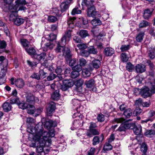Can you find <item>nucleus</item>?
<instances>
[{"mask_svg": "<svg viewBox=\"0 0 155 155\" xmlns=\"http://www.w3.org/2000/svg\"><path fill=\"white\" fill-rule=\"evenodd\" d=\"M27 131L28 133H36V135L35 137V139H37V137H41L46 141L49 143L51 142V137H53L55 135V131L54 129L50 131L49 132L44 130L42 126L39 124L36 125L35 128L34 127L31 126L27 128Z\"/></svg>", "mask_w": 155, "mask_h": 155, "instance_id": "f257e3e1", "label": "nucleus"}, {"mask_svg": "<svg viewBox=\"0 0 155 155\" xmlns=\"http://www.w3.org/2000/svg\"><path fill=\"white\" fill-rule=\"evenodd\" d=\"M28 135L29 138H32L36 142H38V143H37L35 151L38 153L40 154L41 155H45L48 153L50 151L49 148L45 146V144L46 141L40 137H37V139L36 140L35 139V137L36 135V133H29Z\"/></svg>", "mask_w": 155, "mask_h": 155, "instance_id": "f03ea898", "label": "nucleus"}, {"mask_svg": "<svg viewBox=\"0 0 155 155\" xmlns=\"http://www.w3.org/2000/svg\"><path fill=\"white\" fill-rule=\"evenodd\" d=\"M97 127L96 123L91 122L89 123V129L87 130L86 134V136L88 137H93L94 135H98L100 132L96 128Z\"/></svg>", "mask_w": 155, "mask_h": 155, "instance_id": "7ed1b4c3", "label": "nucleus"}, {"mask_svg": "<svg viewBox=\"0 0 155 155\" xmlns=\"http://www.w3.org/2000/svg\"><path fill=\"white\" fill-rule=\"evenodd\" d=\"M65 45H63L61 43V41L58 42L57 44V46L55 49V51L57 53L62 52L63 55L65 57L69 58L71 57L70 51L69 48L64 47Z\"/></svg>", "mask_w": 155, "mask_h": 155, "instance_id": "20e7f679", "label": "nucleus"}, {"mask_svg": "<svg viewBox=\"0 0 155 155\" xmlns=\"http://www.w3.org/2000/svg\"><path fill=\"white\" fill-rule=\"evenodd\" d=\"M88 2L87 0H86L85 2V0H83L82 5H86L87 7V15L88 16L94 17L97 15V11L94 5H91L90 7H89V6L88 3Z\"/></svg>", "mask_w": 155, "mask_h": 155, "instance_id": "39448f33", "label": "nucleus"}, {"mask_svg": "<svg viewBox=\"0 0 155 155\" xmlns=\"http://www.w3.org/2000/svg\"><path fill=\"white\" fill-rule=\"evenodd\" d=\"M15 2V5L13 8V9L15 10L13 11V12H17L19 10L25 11L27 9L25 7L22 6L23 5L26 4L25 0H16Z\"/></svg>", "mask_w": 155, "mask_h": 155, "instance_id": "423d86ee", "label": "nucleus"}, {"mask_svg": "<svg viewBox=\"0 0 155 155\" xmlns=\"http://www.w3.org/2000/svg\"><path fill=\"white\" fill-rule=\"evenodd\" d=\"M8 61L7 60L1 63L0 65L1 68V71L0 75V81L3 80L4 81L2 83H4L6 80L5 77L6 73L7 71V66L8 65Z\"/></svg>", "mask_w": 155, "mask_h": 155, "instance_id": "0eeeda50", "label": "nucleus"}, {"mask_svg": "<svg viewBox=\"0 0 155 155\" xmlns=\"http://www.w3.org/2000/svg\"><path fill=\"white\" fill-rule=\"evenodd\" d=\"M72 31L68 30L65 32V34L61 38V43L63 45H66L70 40L71 37Z\"/></svg>", "mask_w": 155, "mask_h": 155, "instance_id": "6e6552de", "label": "nucleus"}, {"mask_svg": "<svg viewBox=\"0 0 155 155\" xmlns=\"http://www.w3.org/2000/svg\"><path fill=\"white\" fill-rule=\"evenodd\" d=\"M45 38H42V41L41 43V47L43 48L44 51H46L48 49H51L53 48L54 45L51 42L46 43L44 41L45 40Z\"/></svg>", "mask_w": 155, "mask_h": 155, "instance_id": "1a4fd4ad", "label": "nucleus"}, {"mask_svg": "<svg viewBox=\"0 0 155 155\" xmlns=\"http://www.w3.org/2000/svg\"><path fill=\"white\" fill-rule=\"evenodd\" d=\"M140 94L144 98H146L151 96V94L150 93L149 88L145 86L140 89Z\"/></svg>", "mask_w": 155, "mask_h": 155, "instance_id": "9d476101", "label": "nucleus"}, {"mask_svg": "<svg viewBox=\"0 0 155 155\" xmlns=\"http://www.w3.org/2000/svg\"><path fill=\"white\" fill-rule=\"evenodd\" d=\"M57 123L56 121H53L49 120L45 121L44 124L45 127L48 129L49 130L51 127H55L57 126Z\"/></svg>", "mask_w": 155, "mask_h": 155, "instance_id": "9b49d317", "label": "nucleus"}, {"mask_svg": "<svg viewBox=\"0 0 155 155\" xmlns=\"http://www.w3.org/2000/svg\"><path fill=\"white\" fill-rule=\"evenodd\" d=\"M135 70L137 73H141L145 71V66L142 64H138L135 66Z\"/></svg>", "mask_w": 155, "mask_h": 155, "instance_id": "f8f14e48", "label": "nucleus"}, {"mask_svg": "<svg viewBox=\"0 0 155 155\" xmlns=\"http://www.w3.org/2000/svg\"><path fill=\"white\" fill-rule=\"evenodd\" d=\"M104 139V136L103 134L100 136H94L93 139V144L94 145H96L100 143V141L101 142Z\"/></svg>", "mask_w": 155, "mask_h": 155, "instance_id": "ddd939ff", "label": "nucleus"}, {"mask_svg": "<svg viewBox=\"0 0 155 155\" xmlns=\"http://www.w3.org/2000/svg\"><path fill=\"white\" fill-rule=\"evenodd\" d=\"M46 56V54L45 53L43 52L40 54H38L36 53L34 54L32 58L36 59L39 61L43 60Z\"/></svg>", "mask_w": 155, "mask_h": 155, "instance_id": "4468645a", "label": "nucleus"}, {"mask_svg": "<svg viewBox=\"0 0 155 155\" xmlns=\"http://www.w3.org/2000/svg\"><path fill=\"white\" fill-rule=\"evenodd\" d=\"M95 81L93 79L86 80L84 83V84L88 88H91L95 86Z\"/></svg>", "mask_w": 155, "mask_h": 155, "instance_id": "2eb2a0df", "label": "nucleus"}, {"mask_svg": "<svg viewBox=\"0 0 155 155\" xmlns=\"http://www.w3.org/2000/svg\"><path fill=\"white\" fill-rule=\"evenodd\" d=\"M55 106L54 102H51L48 104V106L47 109V112L48 114H51L55 109Z\"/></svg>", "mask_w": 155, "mask_h": 155, "instance_id": "dca6fc26", "label": "nucleus"}, {"mask_svg": "<svg viewBox=\"0 0 155 155\" xmlns=\"http://www.w3.org/2000/svg\"><path fill=\"white\" fill-rule=\"evenodd\" d=\"M77 34H78L80 37L82 38H84L87 37L89 36L88 31L85 30H81L79 32H77Z\"/></svg>", "mask_w": 155, "mask_h": 155, "instance_id": "f3484780", "label": "nucleus"}, {"mask_svg": "<svg viewBox=\"0 0 155 155\" xmlns=\"http://www.w3.org/2000/svg\"><path fill=\"white\" fill-rule=\"evenodd\" d=\"M70 5L67 2H62L60 8L61 12L63 13L66 11Z\"/></svg>", "mask_w": 155, "mask_h": 155, "instance_id": "a211bd4d", "label": "nucleus"}, {"mask_svg": "<svg viewBox=\"0 0 155 155\" xmlns=\"http://www.w3.org/2000/svg\"><path fill=\"white\" fill-rule=\"evenodd\" d=\"M25 49L29 55H30L32 58L36 52L35 49L33 47L31 46H28L27 48H25Z\"/></svg>", "mask_w": 155, "mask_h": 155, "instance_id": "6ab92c4d", "label": "nucleus"}, {"mask_svg": "<svg viewBox=\"0 0 155 155\" xmlns=\"http://www.w3.org/2000/svg\"><path fill=\"white\" fill-rule=\"evenodd\" d=\"M133 130L134 133L136 135L140 134L142 132V127L140 125L134 126Z\"/></svg>", "mask_w": 155, "mask_h": 155, "instance_id": "aec40b11", "label": "nucleus"}, {"mask_svg": "<svg viewBox=\"0 0 155 155\" xmlns=\"http://www.w3.org/2000/svg\"><path fill=\"white\" fill-rule=\"evenodd\" d=\"M15 84L18 87L21 88L24 87L25 83L22 79H19L15 81Z\"/></svg>", "mask_w": 155, "mask_h": 155, "instance_id": "412c9836", "label": "nucleus"}, {"mask_svg": "<svg viewBox=\"0 0 155 155\" xmlns=\"http://www.w3.org/2000/svg\"><path fill=\"white\" fill-rule=\"evenodd\" d=\"M153 11H150L149 9H147L144 11L143 17L145 19H148L151 16Z\"/></svg>", "mask_w": 155, "mask_h": 155, "instance_id": "4be33fe9", "label": "nucleus"}, {"mask_svg": "<svg viewBox=\"0 0 155 155\" xmlns=\"http://www.w3.org/2000/svg\"><path fill=\"white\" fill-rule=\"evenodd\" d=\"M91 64L94 68L97 69L101 66V62L98 59H95L92 61Z\"/></svg>", "mask_w": 155, "mask_h": 155, "instance_id": "5701e85b", "label": "nucleus"}, {"mask_svg": "<svg viewBox=\"0 0 155 155\" xmlns=\"http://www.w3.org/2000/svg\"><path fill=\"white\" fill-rule=\"evenodd\" d=\"M3 110L5 112L10 111L12 109V106L9 103L5 102L2 105Z\"/></svg>", "mask_w": 155, "mask_h": 155, "instance_id": "b1692460", "label": "nucleus"}, {"mask_svg": "<svg viewBox=\"0 0 155 155\" xmlns=\"http://www.w3.org/2000/svg\"><path fill=\"white\" fill-rule=\"evenodd\" d=\"M114 50L110 48H107L104 49V53L107 56L112 55L114 53Z\"/></svg>", "mask_w": 155, "mask_h": 155, "instance_id": "393cba45", "label": "nucleus"}, {"mask_svg": "<svg viewBox=\"0 0 155 155\" xmlns=\"http://www.w3.org/2000/svg\"><path fill=\"white\" fill-rule=\"evenodd\" d=\"M27 112L28 114H32L35 112V108L33 105L28 104L27 108Z\"/></svg>", "mask_w": 155, "mask_h": 155, "instance_id": "a878e982", "label": "nucleus"}, {"mask_svg": "<svg viewBox=\"0 0 155 155\" xmlns=\"http://www.w3.org/2000/svg\"><path fill=\"white\" fill-rule=\"evenodd\" d=\"M63 84H64L68 87H71L74 85V82L71 79L65 80L63 81Z\"/></svg>", "mask_w": 155, "mask_h": 155, "instance_id": "bb28decb", "label": "nucleus"}, {"mask_svg": "<svg viewBox=\"0 0 155 155\" xmlns=\"http://www.w3.org/2000/svg\"><path fill=\"white\" fill-rule=\"evenodd\" d=\"M25 21V19L23 18L17 17L14 21V23L15 25L19 26L22 24Z\"/></svg>", "mask_w": 155, "mask_h": 155, "instance_id": "cd10ccee", "label": "nucleus"}, {"mask_svg": "<svg viewBox=\"0 0 155 155\" xmlns=\"http://www.w3.org/2000/svg\"><path fill=\"white\" fill-rule=\"evenodd\" d=\"M144 33L143 31H141L138 34L136 38V40L138 42H141L143 40Z\"/></svg>", "mask_w": 155, "mask_h": 155, "instance_id": "c85d7f7f", "label": "nucleus"}, {"mask_svg": "<svg viewBox=\"0 0 155 155\" xmlns=\"http://www.w3.org/2000/svg\"><path fill=\"white\" fill-rule=\"evenodd\" d=\"M132 110L130 108L126 109L124 112V115L127 118H129L132 115Z\"/></svg>", "mask_w": 155, "mask_h": 155, "instance_id": "c756f323", "label": "nucleus"}, {"mask_svg": "<svg viewBox=\"0 0 155 155\" xmlns=\"http://www.w3.org/2000/svg\"><path fill=\"white\" fill-rule=\"evenodd\" d=\"M91 24L94 26H97L101 25V21L98 18H94L91 21Z\"/></svg>", "mask_w": 155, "mask_h": 155, "instance_id": "7c9ffc66", "label": "nucleus"}, {"mask_svg": "<svg viewBox=\"0 0 155 155\" xmlns=\"http://www.w3.org/2000/svg\"><path fill=\"white\" fill-rule=\"evenodd\" d=\"M88 50L89 54H97V50L94 48V46H93L89 47L88 48Z\"/></svg>", "mask_w": 155, "mask_h": 155, "instance_id": "2f4dec72", "label": "nucleus"}, {"mask_svg": "<svg viewBox=\"0 0 155 155\" xmlns=\"http://www.w3.org/2000/svg\"><path fill=\"white\" fill-rule=\"evenodd\" d=\"M150 23L145 20L142 21L139 24V27L140 28L146 27L149 25Z\"/></svg>", "mask_w": 155, "mask_h": 155, "instance_id": "473e14b6", "label": "nucleus"}, {"mask_svg": "<svg viewBox=\"0 0 155 155\" xmlns=\"http://www.w3.org/2000/svg\"><path fill=\"white\" fill-rule=\"evenodd\" d=\"M127 70L129 72H131L135 69V67L130 62L127 63L126 65Z\"/></svg>", "mask_w": 155, "mask_h": 155, "instance_id": "72a5a7b5", "label": "nucleus"}, {"mask_svg": "<svg viewBox=\"0 0 155 155\" xmlns=\"http://www.w3.org/2000/svg\"><path fill=\"white\" fill-rule=\"evenodd\" d=\"M78 60L76 58H73L71 59L69 62V65L70 66L73 67V68L77 65Z\"/></svg>", "mask_w": 155, "mask_h": 155, "instance_id": "f704fd0d", "label": "nucleus"}, {"mask_svg": "<svg viewBox=\"0 0 155 155\" xmlns=\"http://www.w3.org/2000/svg\"><path fill=\"white\" fill-rule=\"evenodd\" d=\"M110 143H106L103 147V150L104 151H108L111 150L112 148V146Z\"/></svg>", "mask_w": 155, "mask_h": 155, "instance_id": "c9c22d12", "label": "nucleus"}, {"mask_svg": "<svg viewBox=\"0 0 155 155\" xmlns=\"http://www.w3.org/2000/svg\"><path fill=\"white\" fill-rule=\"evenodd\" d=\"M140 150L141 151L144 153H146L147 152V146L145 143H142L140 147Z\"/></svg>", "mask_w": 155, "mask_h": 155, "instance_id": "e433bc0d", "label": "nucleus"}, {"mask_svg": "<svg viewBox=\"0 0 155 155\" xmlns=\"http://www.w3.org/2000/svg\"><path fill=\"white\" fill-rule=\"evenodd\" d=\"M144 134L147 137H149L151 135H153L155 134V131L152 129L147 130L146 131Z\"/></svg>", "mask_w": 155, "mask_h": 155, "instance_id": "4c0bfd02", "label": "nucleus"}, {"mask_svg": "<svg viewBox=\"0 0 155 155\" xmlns=\"http://www.w3.org/2000/svg\"><path fill=\"white\" fill-rule=\"evenodd\" d=\"M77 46L81 51L84 50L87 47V45L86 43H82L77 45Z\"/></svg>", "mask_w": 155, "mask_h": 155, "instance_id": "58836bf2", "label": "nucleus"}, {"mask_svg": "<svg viewBox=\"0 0 155 155\" xmlns=\"http://www.w3.org/2000/svg\"><path fill=\"white\" fill-rule=\"evenodd\" d=\"M75 18H68L67 21V24L69 27L71 28H73L72 25L74 23V21Z\"/></svg>", "mask_w": 155, "mask_h": 155, "instance_id": "ea45409f", "label": "nucleus"}, {"mask_svg": "<svg viewBox=\"0 0 155 155\" xmlns=\"http://www.w3.org/2000/svg\"><path fill=\"white\" fill-rule=\"evenodd\" d=\"M91 74L90 72L87 69H84L83 71L82 74L83 77L85 78L89 77Z\"/></svg>", "mask_w": 155, "mask_h": 155, "instance_id": "a19ab883", "label": "nucleus"}, {"mask_svg": "<svg viewBox=\"0 0 155 155\" xmlns=\"http://www.w3.org/2000/svg\"><path fill=\"white\" fill-rule=\"evenodd\" d=\"M81 10L79 9L78 7H76L72 10L71 14L72 15H74L76 14H81Z\"/></svg>", "mask_w": 155, "mask_h": 155, "instance_id": "79ce46f5", "label": "nucleus"}, {"mask_svg": "<svg viewBox=\"0 0 155 155\" xmlns=\"http://www.w3.org/2000/svg\"><path fill=\"white\" fill-rule=\"evenodd\" d=\"M53 12L57 16H60L63 13L61 12V10L60 11L57 8H54L53 9Z\"/></svg>", "mask_w": 155, "mask_h": 155, "instance_id": "37998d69", "label": "nucleus"}, {"mask_svg": "<svg viewBox=\"0 0 155 155\" xmlns=\"http://www.w3.org/2000/svg\"><path fill=\"white\" fill-rule=\"evenodd\" d=\"M21 42L22 45L25 48H27V47L29 46L28 45L29 42L26 39H22L21 40Z\"/></svg>", "mask_w": 155, "mask_h": 155, "instance_id": "c03bdc74", "label": "nucleus"}, {"mask_svg": "<svg viewBox=\"0 0 155 155\" xmlns=\"http://www.w3.org/2000/svg\"><path fill=\"white\" fill-rule=\"evenodd\" d=\"M58 92L59 91H58L56 90L52 95L51 97L54 100H58L59 98L60 94Z\"/></svg>", "mask_w": 155, "mask_h": 155, "instance_id": "a18cd8bd", "label": "nucleus"}, {"mask_svg": "<svg viewBox=\"0 0 155 155\" xmlns=\"http://www.w3.org/2000/svg\"><path fill=\"white\" fill-rule=\"evenodd\" d=\"M121 58L122 61L124 62H127L129 59V57L125 53H123L121 54Z\"/></svg>", "mask_w": 155, "mask_h": 155, "instance_id": "49530a36", "label": "nucleus"}, {"mask_svg": "<svg viewBox=\"0 0 155 155\" xmlns=\"http://www.w3.org/2000/svg\"><path fill=\"white\" fill-rule=\"evenodd\" d=\"M81 121L78 120H74L73 124V127L75 128H78L80 127V126Z\"/></svg>", "mask_w": 155, "mask_h": 155, "instance_id": "de8ad7c7", "label": "nucleus"}, {"mask_svg": "<svg viewBox=\"0 0 155 155\" xmlns=\"http://www.w3.org/2000/svg\"><path fill=\"white\" fill-rule=\"evenodd\" d=\"M97 119L98 121L102 122L105 120L104 115L102 114H99L97 117Z\"/></svg>", "mask_w": 155, "mask_h": 155, "instance_id": "09e8293b", "label": "nucleus"}, {"mask_svg": "<svg viewBox=\"0 0 155 155\" xmlns=\"http://www.w3.org/2000/svg\"><path fill=\"white\" fill-rule=\"evenodd\" d=\"M79 19L80 21L82 22L83 25H83V27L84 28H87V27L88 25H87L88 23V21L86 19L83 17H81L79 18Z\"/></svg>", "mask_w": 155, "mask_h": 155, "instance_id": "8fccbe9b", "label": "nucleus"}, {"mask_svg": "<svg viewBox=\"0 0 155 155\" xmlns=\"http://www.w3.org/2000/svg\"><path fill=\"white\" fill-rule=\"evenodd\" d=\"M56 37V35L53 33H51L47 35V38L50 41H53L55 40Z\"/></svg>", "mask_w": 155, "mask_h": 155, "instance_id": "3c124183", "label": "nucleus"}, {"mask_svg": "<svg viewBox=\"0 0 155 155\" xmlns=\"http://www.w3.org/2000/svg\"><path fill=\"white\" fill-rule=\"evenodd\" d=\"M80 75V74L78 71H73L71 74V77L73 78H75L78 77Z\"/></svg>", "mask_w": 155, "mask_h": 155, "instance_id": "603ef678", "label": "nucleus"}, {"mask_svg": "<svg viewBox=\"0 0 155 155\" xmlns=\"http://www.w3.org/2000/svg\"><path fill=\"white\" fill-rule=\"evenodd\" d=\"M38 74L40 79L42 78H43L46 76V73L44 72V70L42 69H41L39 70Z\"/></svg>", "mask_w": 155, "mask_h": 155, "instance_id": "864d4df0", "label": "nucleus"}, {"mask_svg": "<svg viewBox=\"0 0 155 155\" xmlns=\"http://www.w3.org/2000/svg\"><path fill=\"white\" fill-rule=\"evenodd\" d=\"M58 20L57 18L54 16L50 15L48 17V20L51 22H54Z\"/></svg>", "mask_w": 155, "mask_h": 155, "instance_id": "5fc2aeb1", "label": "nucleus"}, {"mask_svg": "<svg viewBox=\"0 0 155 155\" xmlns=\"http://www.w3.org/2000/svg\"><path fill=\"white\" fill-rule=\"evenodd\" d=\"M18 106L19 108L23 110L27 109L28 105L27 103L24 102H21L18 104Z\"/></svg>", "mask_w": 155, "mask_h": 155, "instance_id": "6e6d98bb", "label": "nucleus"}, {"mask_svg": "<svg viewBox=\"0 0 155 155\" xmlns=\"http://www.w3.org/2000/svg\"><path fill=\"white\" fill-rule=\"evenodd\" d=\"M19 99L17 97L11 98L10 101V103L11 104L19 103Z\"/></svg>", "mask_w": 155, "mask_h": 155, "instance_id": "4d7b16f0", "label": "nucleus"}, {"mask_svg": "<svg viewBox=\"0 0 155 155\" xmlns=\"http://www.w3.org/2000/svg\"><path fill=\"white\" fill-rule=\"evenodd\" d=\"M125 129H128L131 127H133L134 125V123H129L128 122H125L124 124Z\"/></svg>", "mask_w": 155, "mask_h": 155, "instance_id": "13d9d810", "label": "nucleus"}, {"mask_svg": "<svg viewBox=\"0 0 155 155\" xmlns=\"http://www.w3.org/2000/svg\"><path fill=\"white\" fill-rule=\"evenodd\" d=\"M84 83V81L82 79H80L77 80L75 82L76 85L78 87H81Z\"/></svg>", "mask_w": 155, "mask_h": 155, "instance_id": "bf43d9fd", "label": "nucleus"}, {"mask_svg": "<svg viewBox=\"0 0 155 155\" xmlns=\"http://www.w3.org/2000/svg\"><path fill=\"white\" fill-rule=\"evenodd\" d=\"M6 41L4 40H0V49H4L7 46Z\"/></svg>", "mask_w": 155, "mask_h": 155, "instance_id": "052dcab7", "label": "nucleus"}, {"mask_svg": "<svg viewBox=\"0 0 155 155\" xmlns=\"http://www.w3.org/2000/svg\"><path fill=\"white\" fill-rule=\"evenodd\" d=\"M151 86L150 89V93L151 95L155 93V84H151Z\"/></svg>", "mask_w": 155, "mask_h": 155, "instance_id": "680f3d73", "label": "nucleus"}, {"mask_svg": "<svg viewBox=\"0 0 155 155\" xmlns=\"http://www.w3.org/2000/svg\"><path fill=\"white\" fill-rule=\"evenodd\" d=\"M80 54L81 55L84 57H88L89 55L88 51L85 50H81Z\"/></svg>", "mask_w": 155, "mask_h": 155, "instance_id": "e2e57ef3", "label": "nucleus"}, {"mask_svg": "<svg viewBox=\"0 0 155 155\" xmlns=\"http://www.w3.org/2000/svg\"><path fill=\"white\" fill-rule=\"evenodd\" d=\"M125 121V119H123V118H115L113 121V122L114 123H122L123 122H124Z\"/></svg>", "mask_w": 155, "mask_h": 155, "instance_id": "0e129e2a", "label": "nucleus"}, {"mask_svg": "<svg viewBox=\"0 0 155 155\" xmlns=\"http://www.w3.org/2000/svg\"><path fill=\"white\" fill-rule=\"evenodd\" d=\"M131 47L129 45H122L120 48L122 51H124L128 50Z\"/></svg>", "mask_w": 155, "mask_h": 155, "instance_id": "69168bd1", "label": "nucleus"}, {"mask_svg": "<svg viewBox=\"0 0 155 155\" xmlns=\"http://www.w3.org/2000/svg\"><path fill=\"white\" fill-rule=\"evenodd\" d=\"M87 62L86 60L83 58H81L79 59V65L82 67L84 66Z\"/></svg>", "mask_w": 155, "mask_h": 155, "instance_id": "338daca9", "label": "nucleus"}, {"mask_svg": "<svg viewBox=\"0 0 155 155\" xmlns=\"http://www.w3.org/2000/svg\"><path fill=\"white\" fill-rule=\"evenodd\" d=\"M56 74L53 73H51L47 77L48 81H50L53 80L56 78Z\"/></svg>", "mask_w": 155, "mask_h": 155, "instance_id": "774afa93", "label": "nucleus"}]
</instances>
